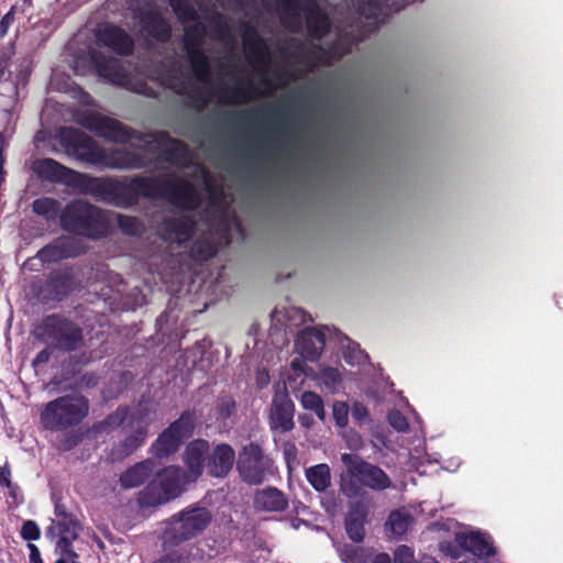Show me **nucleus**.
Instances as JSON below:
<instances>
[{
  "label": "nucleus",
  "instance_id": "obj_1",
  "mask_svg": "<svg viewBox=\"0 0 563 563\" xmlns=\"http://www.w3.org/2000/svg\"><path fill=\"white\" fill-rule=\"evenodd\" d=\"M192 169L195 178L190 180L172 176L162 180L137 178L132 180L129 186L110 184L117 192L128 191L129 194L128 198L118 199L115 203L128 206L133 202L134 197L144 196L164 198L178 207L195 209L201 205L202 197H208L212 206L220 209L206 169L198 165H195Z\"/></svg>",
  "mask_w": 563,
  "mask_h": 563
},
{
  "label": "nucleus",
  "instance_id": "obj_2",
  "mask_svg": "<svg viewBox=\"0 0 563 563\" xmlns=\"http://www.w3.org/2000/svg\"><path fill=\"white\" fill-rule=\"evenodd\" d=\"M208 451L207 441L191 442L185 453L186 473L181 474L180 470L174 466L165 468L157 474L143 493L142 503L155 506L176 498L181 493L185 483L194 482L201 475Z\"/></svg>",
  "mask_w": 563,
  "mask_h": 563
},
{
  "label": "nucleus",
  "instance_id": "obj_3",
  "mask_svg": "<svg viewBox=\"0 0 563 563\" xmlns=\"http://www.w3.org/2000/svg\"><path fill=\"white\" fill-rule=\"evenodd\" d=\"M58 140L65 153L90 164H100L109 167L130 168L137 167L139 161L122 151H107L100 148L87 134L66 128L59 131Z\"/></svg>",
  "mask_w": 563,
  "mask_h": 563
},
{
  "label": "nucleus",
  "instance_id": "obj_4",
  "mask_svg": "<svg viewBox=\"0 0 563 563\" xmlns=\"http://www.w3.org/2000/svg\"><path fill=\"white\" fill-rule=\"evenodd\" d=\"M282 24L289 31L299 32L303 24L307 35H329L330 19L317 0H274Z\"/></svg>",
  "mask_w": 563,
  "mask_h": 563
},
{
  "label": "nucleus",
  "instance_id": "obj_5",
  "mask_svg": "<svg viewBox=\"0 0 563 563\" xmlns=\"http://www.w3.org/2000/svg\"><path fill=\"white\" fill-rule=\"evenodd\" d=\"M74 69L80 74L95 71L109 81L126 87L139 93L148 96L154 93L143 84L134 82L131 75L128 73L125 67L119 63L118 59L108 58L103 54L96 51H91L86 55L76 57Z\"/></svg>",
  "mask_w": 563,
  "mask_h": 563
},
{
  "label": "nucleus",
  "instance_id": "obj_6",
  "mask_svg": "<svg viewBox=\"0 0 563 563\" xmlns=\"http://www.w3.org/2000/svg\"><path fill=\"white\" fill-rule=\"evenodd\" d=\"M62 224L67 231L89 238L100 236L108 228L104 214L84 201H76L65 209Z\"/></svg>",
  "mask_w": 563,
  "mask_h": 563
},
{
  "label": "nucleus",
  "instance_id": "obj_7",
  "mask_svg": "<svg viewBox=\"0 0 563 563\" xmlns=\"http://www.w3.org/2000/svg\"><path fill=\"white\" fill-rule=\"evenodd\" d=\"M88 412V404L82 397H63L51 401L41 415L47 429L64 428L78 423Z\"/></svg>",
  "mask_w": 563,
  "mask_h": 563
},
{
  "label": "nucleus",
  "instance_id": "obj_8",
  "mask_svg": "<svg viewBox=\"0 0 563 563\" xmlns=\"http://www.w3.org/2000/svg\"><path fill=\"white\" fill-rule=\"evenodd\" d=\"M238 470L242 478L250 484H261L274 472L271 457L263 454L260 446L249 444L244 446L238 460Z\"/></svg>",
  "mask_w": 563,
  "mask_h": 563
},
{
  "label": "nucleus",
  "instance_id": "obj_9",
  "mask_svg": "<svg viewBox=\"0 0 563 563\" xmlns=\"http://www.w3.org/2000/svg\"><path fill=\"white\" fill-rule=\"evenodd\" d=\"M210 515L203 508L184 511L179 518L173 520L165 533L166 541L178 544L200 533L209 523Z\"/></svg>",
  "mask_w": 563,
  "mask_h": 563
},
{
  "label": "nucleus",
  "instance_id": "obj_10",
  "mask_svg": "<svg viewBox=\"0 0 563 563\" xmlns=\"http://www.w3.org/2000/svg\"><path fill=\"white\" fill-rule=\"evenodd\" d=\"M341 461L346 473L363 485L376 490L390 486V479L383 470L363 461L358 455L344 453Z\"/></svg>",
  "mask_w": 563,
  "mask_h": 563
},
{
  "label": "nucleus",
  "instance_id": "obj_11",
  "mask_svg": "<svg viewBox=\"0 0 563 563\" xmlns=\"http://www.w3.org/2000/svg\"><path fill=\"white\" fill-rule=\"evenodd\" d=\"M119 420H121L124 427H129L131 432L117 448V456L122 457L131 454L144 442L147 435L150 419L142 415H132L128 417L125 410H119L115 416L110 417L109 424L112 426Z\"/></svg>",
  "mask_w": 563,
  "mask_h": 563
},
{
  "label": "nucleus",
  "instance_id": "obj_12",
  "mask_svg": "<svg viewBox=\"0 0 563 563\" xmlns=\"http://www.w3.org/2000/svg\"><path fill=\"white\" fill-rule=\"evenodd\" d=\"M77 122L97 135L114 142H124L128 132L121 123L113 119L101 115L93 109L77 114Z\"/></svg>",
  "mask_w": 563,
  "mask_h": 563
},
{
  "label": "nucleus",
  "instance_id": "obj_13",
  "mask_svg": "<svg viewBox=\"0 0 563 563\" xmlns=\"http://www.w3.org/2000/svg\"><path fill=\"white\" fill-rule=\"evenodd\" d=\"M294 413L295 405L288 396L286 384H277L269 413L271 428L282 433L290 431L294 428Z\"/></svg>",
  "mask_w": 563,
  "mask_h": 563
},
{
  "label": "nucleus",
  "instance_id": "obj_14",
  "mask_svg": "<svg viewBox=\"0 0 563 563\" xmlns=\"http://www.w3.org/2000/svg\"><path fill=\"white\" fill-rule=\"evenodd\" d=\"M192 429V421L189 416H183L165 430L153 444V451L157 456H165L175 452L181 440L187 437Z\"/></svg>",
  "mask_w": 563,
  "mask_h": 563
},
{
  "label": "nucleus",
  "instance_id": "obj_15",
  "mask_svg": "<svg viewBox=\"0 0 563 563\" xmlns=\"http://www.w3.org/2000/svg\"><path fill=\"white\" fill-rule=\"evenodd\" d=\"M55 512L57 519L53 521L47 533L57 538L56 545L59 551L71 550V543L77 539L80 527L73 518L66 516L59 506Z\"/></svg>",
  "mask_w": 563,
  "mask_h": 563
},
{
  "label": "nucleus",
  "instance_id": "obj_16",
  "mask_svg": "<svg viewBox=\"0 0 563 563\" xmlns=\"http://www.w3.org/2000/svg\"><path fill=\"white\" fill-rule=\"evenodd\" d=\"M136 15L146 35H173L169 23L154 3H145L137 10Z\"/></svg>",
  "mask_w": 563,
  "mask_h": 563
},
{
  "label": "nucleus",
  "instance_id": "obj_17",
  "mask_svg": "<svg viewBox=\"0 0 563 563\" xmlns=\"http://www.w3.org/2000/svg\"><path fill=\"white\" fill-rule=\"evenodd\" d=\"M459 545L470 551L477 558L489 556L495 553L490 537L478 530H464L455 537Z\"/></svg>",
  "mask_w": 563,
  "mask_h": 563
},
{
  "label": "nucleus",
  "instance_id": "obj_18",
  "mask_svg": "<svg viewBox=\"0 0 563 563\" xmlns=\"http://www.w3.org/2000/svg\"><path fill=\"white\" fill-rule=\"evenodd\" d=\"M33 170L42 178L71 184L77 181L81 175L60 165L52 158L37 159L33 163Z\"/></svg>",
  "mask_w": 563,
  "mask_h": 563
},
{
  "label": "nucleus",
  "instance_id": "obj_19",
  "mask_svg": "<svg viewBox=\"0 0 563 563\" xmlns=\"http://www.w3.org/2000/svg\"><path fill=\"white\" fill-rule=\"evenodd\" d=\"M323 346V335L313 329L303 330L296 341V350L306 360H316Z\"/></svg>",
  "mask_w": 563,
  "mask_h": 563
},
{
  "label": "nucleus",
  "instance_id": "obj_20",
  "mask_svg": "<svg viewBox=\"0 0 563 563\" xmlns=\"http://www.w3.org/2000/svg\"><path fill=\"white\" fill-rule=\"evenodd\" d=\"M235 454L233 449L228 444L218 445L209 462V473L212 476H225L233 466Z\"/></svg>",
  "mask_w": 563,
  "mask_h": 563
},
{
  "label": "nucleus",
  "instance_id": "obj_21",
  "mask_svg": "<svg viewBox=\"0 0 563 563\" xmlns=\"http://www.w3.org/2000/svg\"><path fill=\"white\" fill-rule=\"evenodd\" d=\"M194 233V222L186 216H180L166 223L164 239L172 243L181 244L189 240Z\"/></svg>",
  "mask_w": 563,
  "mask_h": 563
},
{
  "label": "nucleus",
  "instance_id": "obj_22",
  "mask_svg": "<svg viewBox=\"0 0 563 563\" xmlns=\"http://www.w3.org/2000/svg\"><path fill=\"white\" fill-rule=\"evenodd\" d=\"M254 506L263 511H282L287 507V499L276 488H265L256 493Z\"/></svg>",
  "mask_w": 563,
  "mask_h": 563
},
{
  "label": "nucleus",
  "instance_id": "obj_23",
  "mask_svg": "<svg viewBox=\"0 0 563 563\" xmlns=\"http://www.w3.org/2000/svg\"><path fill=\"white\" fill-rule=\"evenodd\" d=\"M78 251L73 247V239L63 238L38 252L43 262L58 261L64 257L75 256Z\"/></svg>",
  "mask_w": 563,
  "mask_h": 563
},
{
  "label": "nucleus",
  "instance_id": "obj_24",
  "mask_svg": "<svg viewBox=\"0 0 563 563\" xmlns=\"http://www.w3.org/2000/svg\"><path fill=\"white\" fill-rule=\"evenodd\" d=\"M154 468L153 461H144L128 468L120 477L124 488H134L141 485Z\"/></svg>",
  "mask_w": 563,
  "mask_h": 563
},
{
  "label": "nucleus",
  "instance_id": "obj_25",
  "mask_svg": "<svg viewBox=\"0 0 563 563\" xmlns=\"http://www.w3.org/2000/svg\"><path fill=\"white\" fill-rule=\"evenodd\" d=\"M306 478L317 492H324L331 483L329 465L321 463L307 468Z\"/></svg>",
  "mask_w": 563,
  "mask_h": 563
},
{
  "label": "nucleus",
  "instance_id": "obj_26",
  "mask_svg": "<svg viewBox=\"0 0 563 563\" xmlns=\"http://www.w3.org/2000/svg\"><path fill=\"white\" fill-rule=\"evenodd\" d=\"M411 523L412 517L409 510L401 508L389 515L387 527L394 534L401 536L407 532Z\"/></svg>",
  "mask_w": 563,
  "mask_h": 563
},
{
  "label": "nucleus",
  "instance_id": "obj_27",
  "mask_svg": "<svg viewBox=\"0 0 563 563\" xmlns=\"http://www.w3.org/2000/svg\"><path fill=\"white\" fill-rule=\"evenodd\" d=\"M168 3L181 23L199 21L196 8L188 0H168Z\"/></svg>",
  "mask_w": 563,
  "mask_h": 563
},
{
  "label": "nucleus",
  "instance_id": "obj_28",
  "mask_svg": "<svg viewBox=\"0 0 563 563\" xmlns=\"http://www.w3.org/2000/svg\"><path fill=\"white\" fill-rule=\"evenodd\" d=\"M364 511L362 509L352 510L346 518V531L353 541L360 542L364 537Z\"/></svg>",
  "mask_w": 563,
  "mask_h": 563
},
{
  "label": "nucleus",
  "instance_id": "obj_29",
  "mask_svg": "<svg viewBox=\"0 0 563 563\" xmlns=\"http://www.w3.org/2000/svg\"><path fill=\"white\" fill-rule=\"evenodd\" d=\"M301 407L316 413L320 420L325 419V410L322 398L313 391H305L298 398Z\"/></svg>",
  "mask_w": 563,
  "mask_h": 563
},
{
  "label": "nucleus",
  "instance_id": "obj_30",
  "mask_svg": "<svg viewBox=\"0 0 563 563\" xmlns=\"http://www.w3.org/2000/svg\"><path fill=\"white\" fill-rule=\"evenodd\" d=\"M360 15L367 20H378L382 15V5L378 0H353Z\"/></svg>",
  "mask_w": 563,
  "mask_h": 563
},
{
  "label": "nucleus",
  "instance_id": "obj_31",
  "mask_svg": "<svg viewBox=\"0 0 563 563\" xmlns=\"http://www.w3.org/2000/svg\"><path fill=\"white\" fill-rule=\"evenodd\" d=\"M188 55L190 58L192 71L195 73L197 79L200 82H207L209 74H208V62H207L206 55L201 52H195V51H189Z\"/></svg>",
  "mask_w": 563,
  "mask_h": 563
},
{
  "label": "nucleus",
  "instance_id": "obj_32",
  "mask_svg": "<svg viewBox=\"0 0 563 563\" xmlns=\"http://www.w3.org/2000/svg\"><path fill=\"white\" fill-rule=\"evenodd\" d=\"M317 379L330 391H336L342 383L341 374L338 369L327 367L322 369Z\"/></svg>",
  "mask_w": 563,
  "mask_h": 563
},
{
  "label": "nucleus",
  "instance_id": "obj_33",
  "mask_svg": "<svg viewBox=\"0 0 563 563\" xmlns=\"http://www.w3.org/2000/svg\"><path fill=\"white\" fill-rule=\"evenodd\" d=\"M350 407L347 402L336 400L332 405L333 419L339 428H345L349 422Z\"/></svg>",
  "mask_w": 563,
  "mask_h": 563
},
{
  "label": "nucleus",
  "instance_id": "obj_34",
  "mask_svg": "<svg viewBox=\"0 0 563 563\" xmlns=\"http://www.w3.org/2000/svg\"><path fill=\"white\" fill-rule=\"evenodd\" d=\"M343 357L351 365H360L366 361V354L355 343H349L344 350Z\"/></svg>",
  "mask_w": 563,
  "mask_h": 563
},
{
  "label": "nucleus",
  "instance_id": "obj_35",
  "mask_svg": "<svg viewBox=\"0 0 563 563\" xmlns=\"http://www.w3.org/2000/svg\"><path fill=\"white\" fill-rule=\"evenodd\" d=\"M58 203L52 198H42L33 202V210L37 214L51 217L57 212Z\"/></svg>",
  "mask_w": 563,
  "mask_h": 563
},
{
  "label": "nucleus",
  "instance_id": "obj_36",
  "mask_svg": "<svg viewBox=\"0 0 563 563\" xmlns=\"http://www.w3.org/2000/svg\"><path fill=\"white\" fill-rule=\"evenodd\" d=\"M119 227L126 234H137L141 231V224L135 218L128 216H117Z\"/></svg>",
  "mask_w": 563,
  "mask_h": 563
},
{
  "label": "nucleus",
  "instance_id": "obj_37",
  "mask_svg": "<svg viewBox=\"0 0 563 563\" xmlns=\"http://www.w3.org/2000/svg\"><path fill=\"white\" fill-rule=\"evenodd\" d=\"M40 528L34 521L27 520L23 523L21 529V536L24 540H37L40 538Z\"/></svg>",
  "mask_w": 563,
  "mask_h": 563
},
{
  "label": "nucleus",
  "instance_id": "obj_38",
  "mask_svg": "<svg viewBox=\"0 0 563 563\" xmlns=\"http://www.w3.org/2000/svg\"><path fill=\"white\" fill-rule=\"evenodd\" d=\"M343 439L345 440V443L349 446V449L354 451L362 449L364 445L362 437L353 430L345 431L343 433Z\"/></svg>",
  "mask_w": 563,
  "mask_h": 563
},
{
  "label": "nucleus",
  "instance_id": "obj_39",
  "mask_svg": "<svg viewBox=\"0 0 563 563\" xmlns=\"http://www.w3.org/2000/svg\"><path fill=\"white\" fill-rule=\"evenodd\" d=\"M390 426L397 431H405L408 427L407 419L398 410H393L388 415Z\"/></svg>",
  "mask_w": 563,
  "mask_h": 563
},
{
  "label": "nucleus",
  "instance_id": "obj_40",
  "mask_svg": "<svg viewBox=\"0 0 563 563\" xmlns=\"http://www.w3.org/2000/svg\"><path fill=\"white\" fill-rule=\"evenodd\" d=\"M30 75V69L27 66H23L16 74L15 82L13 87L10 88V98L12 101H15L18 95V85H25Z\"/></svg>",
  "mask_w": 563,
  "mask_h": 563
},
{
  "label": "nucleus",
  "instance_id": "obj_41",
  "mask_svg": "<svg viewBox=\"0 0 563 563\" xmlns=\"http://www.w3.org/2000/svg\"><path fill=\"white\" fill-rule=\"evenodd\" d=\"M394 563H413V551L407 545H400L395 551Z\"/></svg>",
  "mask_w": 563,
  "mask_h": 563
},
{
  "label": "nucleus",
  "instance_id": "obj_42",
  "mask_svg": "<svg viewBox=\"0 0 563 563\" xmlns=\"http://www.w3.org/2000/svg\"><path fill=\"white\" fill-rule=\"evenodd\" d=\"M352 417L358 422H365L368 419L367 408L360 402H354L352 406Z\"/></svg>",
  "mask_w": 563,
  "mask_h": 563
},
{
  "label": "nucleus",
  "instance_id": "obj_43",
  "mask_svg": "<svg viewBox=\"0 0 563 563\" xmlns=\"http://www.w3.org/2000/svg\"><path fill=\"white\" fill-rule=\"evenodd\" d=\"M132 37H103L107 46H114L117 40H124V46L119 48L121 54H129L132 49Z\"/></svg>",
  "mask_w": 563,
  "mask_h": 563
},
{
  "label": "nucleus",
  "instance_id": "obj_44",
  "mask_svg": "<svg viewBox=\"0 0 563 563\" xmlns=\"http://www.w3.org/2000/svg\"><path fill=\"white\" fill-rule=\"evenodd\" d=\"M218 409L222 418H228L234 410V402L229 398L223 399Z\"/></svg>",
  "mask_w": 563,
  "mask_h": 563
},
{
  "label": "nucleus",
  "instance_id": "obj_45",
  "mask_svg": "<svg viewBox=\"0 0 563 563\" xmlns=\"http://www.w3.org/2000/svg\"><path fill=\"white\" fill-rule=\"evenodd\" d=\"M291 371L297 376H300V375L309 376L310 375L307 371L305 361L301 358H295L291 361Z\"/></svg>",
  "mask_w": 563,
  "mask_h": 563
},
{
  "label": "nucleus",
  "instance_id": "obj_46",
  "mask_svg": "<svg viewBox=\"0 0 563 563\" xmlns=\"http://www.w3.org/2000/svg\"><path fill=\"white\" fill-rule=\"evenodd\" d=\"M93 35H109V36H112V35H129L124 30L118 27V26H114V25H109L104 29L103 32H101L100 30H98L97 32H95Z\"/></svg>",
  "mask_w": 563,
  "mask_h": 563
},
{
  "label": "nucleus",
  "instance_id": "obj_47",
  "mask_svg": "<svg viewBox=\"0 0 563 563\" xmlns=\"http://www.w3.org/2000/svg\"><path fill=\"white\" fill-rule=\"evenodd\" d=\"M13 21H14V15L10 11L0 21V35H3V34H5L8 32V27H9L10 24L13 23Z\"/></svg>",
  "mask_w": 563,
  "mask_h": 563
},
{
  "label": "nucleus",
  "instance_id": "obj_48",
  "mask_svg": "<svg viewBox=\"0 0 563 563\" xmlns=\"http://www.w3.org/2000/svg\"><path fill=\"white\" fill-rule=\"evenodd\" d=\"M27 549L30 551V563H43L40 550L35 544L29 543Z\"/></svg>",
  "mask_w": 563,
  "mask_h": 563
},
{
  "label": "nucleus",
  "instance_id": "obj_49",
  "mask_svg": "<svg viewBox=\"0 0 563 563\" xmlns=\"http://www.w3.org/2000/svg\"><path fill=\"white\" fill-rule=\"evenodd\" d=\"M256 383H257L258 387H261V388H263V387L268 385V383H269V375H268L267 371L260 369L256 373Z\"/></svg>",
  "mask_w": 563,
  "mask_h": 563
},
{
  "label": "nucleus",
  "instance_id": "obj_50",
  "mask_svg": "<svg viewBox=\"0 0 563 563\" xmlns=\"http://www.w3.org/2000/svg\"><path fill=\"white\" fill-rule=\"evenodd\" d=\"M10 471L5 466L0 465V484L10 487L11 481H10Z\"/></svg>",
  "mask_w": 563,
  "mask_h": 563
},
{
  "label": "nucleus",
  "instance_id": "obj_51",
  "mask_svg": "<svg viewBox=\"0 0 563 563\" xmlns=\"http://www.w3.org/2000/svg\"><path fill=\"white\" fill-rule=\"evenodd\" d=\"M168 147L170 150L176 151L179 154V156H186L187 155V148L180 142L170 141L168 143Z\"/></svg>",
  "mask_w": 563,
  "mask_h": 563
},
{
  "label": "nucleus",
  "instance_id": "obj_52",
  "mask_svg": "<svg viewBox=\"0 0 563 563\" xmlns=\"http://www.w3.org/2000/svg\"><path fill=\"white\" fill-rule=\"evenodd\" d=\"M159 80L162 81V85L175 89L177 92H181L183 90V88L170 78L161 77Z\"/></svg>",
  "mask_w": 563,
  "mask_h": 563
},
{
  "label": "nucleus",
  "instance_id": "obj_53",
  "mask_svg": "<svg viewBox=\"0 0 563 563\" xmlns=\"http://www.w3.org/2000/svg\"><path fill=\"white\" fill-rule=\"evenodd\" d=\"M49 354H51V352L48 351V349L41 351L34 358V361H33L34 364H41V363L47 362L49 358Z\"/></svg>",
  "mask_w": 563,
  "mask_h": 563
},
{
  "label": "nucleus",
  "instance_id": "obj_54",
  "mask_svg": "<svg viewBox=\"0 0 563 563\" xmlns=\"http://www.w3.org/2000/svg\"><path fill=\"white\" fill-rule=\"evenodd\" d=\"M156 563H185V561L180 556L167 555Z\"/></svg>",
  "mask_w": 563,
  "mask_h": 563
},
{
  "label": "nucleus",
  "instance_id": "obj_55",
  "mask_svg": "<svg viewBox=\"0 0 563 563\" xmlns=\"http://www.w3.org/2000/svg\"><path fill=\"white\" fill-rule=\"evenodd\" d=\"M373 563H390V559H389L388 554L382 553L375 558Z\"/></svg>",
  "mask_w": 563,
  "mask_h": 563
},
{
  "label": "nucleus",
  "instance_id": "obj_56",
  "mask_svg": "<svg viewBox=\"0 0 563 563\" xmlns=\"http://www.w3.org/2000/svg\"><path fill=\"white\" fill-rule=\"evenodd\" d=\"M299 420H300L301 424L305 427L309 428L312 424L311 418H308L307 416H300Z\"/></svg>",
  "mask_w": 563,
  "mask_h": 563
},
{
  "label": "nucleus",
  "instance_id": "obj_57",
  "mask_svg": "<svg viewBox=\"0 0 563 563\" xmlns=\"http://www.w3.org/2000/svg\"><path fill=\"white\" fill-rule=\"evenodd\" d=\"M197 37H185V42H184V45L186 46V48H188V51L190 49V47L194 45V40H196Z\"/></svg>",
  "mask_w": 563,
  "mask_h": 563
},
{
  "label": "nucleus",
  "instance_id": "obj_58",
  "mask_svg": "<svg viewBox=\"0 0 563 563\" xmlns=\"http://www.w3.org/2000/svg\"><path fill=\"white\" fill-rule=\"evenodd\" d=\"M242 35H254L257 36L260 33L255 29H247Z\"/></svg>",
  "mask_w": 563,
  "mask_h": 563
},
{
  "label": "nucleus",
  "instance_id": "obj_59",
  "mask_svg": "<svg viewBox=\"0 0 563 563\" xmlns=\"http://www.w3.org/2000/svg\"><path fill=\"white\" fill-rule=\"evenodd\" d=\"M342 489H343L344 493L350 494L349 490H347L346 484H345V477L344 476H342Z\"/></svg>",
  "mask_w": 563,
  "mask_h": 563
},
{
  "label": "nucleus",
  "instance_id": "obj_60",
  "mask_svg": "<svg viewBox=\"0 0 563 563\" xmlns=\"http://www.w3.org/2000/svg\"><path fill=\"white\" fill-rule=\"evenodd\" d=\"M168 159H169L172 163H174V164H179V162H178V157H177V156H175V155H170V156L168 157Z\"/></svg>",
  "mask_w": 563,
  "mask_h": 563
},
{
  "label": "nucleus",
  "instance_id": "obj_61",
  "mask_svg": "<svg viewBox=\"0 0 563 563\" xmlns=\"http://www.w3.org/2000/svg\"><path fill=\"white\" fill-rule=\"evenodd\" d=\"M295 448L294 446H290L289 449L286 450V455L287 456H291V453L294 452Z\"/></svg>",
  "mask_w": 563,
  "mask_h": 563
},
{
  "label": "nucleus",
  "instance_id": "obj_62",
  "mask_svg": "<svg viewBox=\"0 0 563 563\" xmlns=\"http://www.w3.org/2000/svg\"><path fill=\"white\" fill-rule=\"evenodd\" d=\"M421 563H438V562L435 560L429 558V559H427L426 561H423Z\"/></svg>",
  "mask_w": 563,
  "mask_h": 563
},
{
  "label": "nucleus",
  "instance_id": "obj_63",
  "mask_svg": "<svg viewBox=\"0 0 563 563\" xmlns=\"http://www.w3.org/2000/svg\"><path fill=\"white\" fill-rule=\"evenodd\" d=\"M7 82L0 80V92L5 89Z\"/></svg>",
  "mask_w": 563,
  "mask_h": 563
},
{
  "label": "nucleus",
  "instance_id": "obj_64",
  "mask_svg": "<svg viewBox=\"0 0 563 563\" xmlns=\"http://www.w3.org/2000/svg\"><path fill=\"white\" fill-rule=\"evenodd\" d=\"M184 35L189 36V35H194V34L189 33V31H186ZM197 35H207V34L206 33H198Z\"/></svg>",
  "mask_w": 563,
  "mask_h": 563
}]
</instances>
